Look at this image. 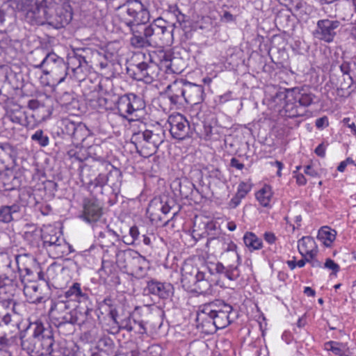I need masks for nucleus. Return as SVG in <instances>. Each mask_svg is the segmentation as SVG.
<instances>
[{"instance_id":"6ab92c4d","label":"nucleus","mask_w":356,"mask_h":356,"mask_svg":"<svg viewBox=\"0 0 356 356\" xmlns=\"http://www.w3.org/2000/svg\"><path fill=\"white\" fill-rule=\"evenodd\" d=\"M146 290L149 293L161 299H168L174 294V286L170 283L161 282L155 280L147 282Z\"/></svg>"},{"instance_id":"5701e85b","label":"nucleus","mask_w":356,"mask_h":356,"mask_svg":"<svg viewBox=\"0 0 356 356\" xmlns=\"http://www.w3.org/2000/svg\"><path fill=\"white\" fill-rule=\"evenodd\" d=\"M162 35V45H170L174 40V30L177 28L176 23L168 22L162 17L157 18Z\"/></svg>"},{"instance_id":"37998d69","label":"nucleus","mask_w":356,"mask_h":356,"mask_svg":"<svg viewBox=\"0 0 356 356\" xmlns=\"http://www.w3.org/2000/svg\"><path fill=\"white\" fill-rule=\"evenodd\" d=\"M113 323L115 325L113 328H116L115 332H118L120 330H124L127 332L135 330V326L132 325V316L131 314L120 321H118V318H116V321H113Z\"/></svg>"},{"instance_id":"aec40b11","label":"nucleus","mask_w":356,"mask_h":356,"mask_svg":"<svg viewBox=\"0 0 356 356\" xmlns=\"http://www.w3.org/2000/svg\"><path fill=\"white\" fill-rule=\"evenodd\" d=\"M185 98V106L186 104L197 105L200 104L204 99L203 86L192 83L186 80Z\"/></svg>"},{"instance_id":"423d86ee","label":"nucleus","mask_w":356,"mask_h":356,"mask_svg":"<svg viewBox=\"0 0 356 356\" xmlns=\"http://www.w3.org/2000/svg\"><path fill=\"white\" fill-rule=\"evenodd\" d=\"M314 95L302 92L298 88L276 92L273 102L280 105V115L289 118L306 115L307 107L313 103Z\"/></svg>"},{"instance_id":"4c0bfd02","label":"nucleus","mask_w":356,"mask_h":356,"mask_svg":"<svg viewBox=\"0 0 356 356\" xmlns=\"http://www.w3.org/2000/svg\"><path fill=\"white\" fill-rule=\"evenodd\" d=\"M193 287L192 289L201 294H210L212 292L211 284L205 279L204 273L199 275L197 283Z\"/></svg>"},{"instance_id":"864d4df0","label":"nucleus","mask_w":356,"mask_h":356,"mask_svg":"<svg viewBox=\"0 0 356 356\" xmlns=\"http://www.w3.org/2000/svg\"><path fill=\"white\" fill-rule=\"evenodd\" d=\"M252 186L250 184L247 182H241L238 186L236 195L238 196L244 198L246 195L250 191Z\"/></svg>"},{"instance_id":"3c124183","label":"nucleus","mask_w":356,"mask_h":356,"mask_svg":"<svg viewBox=\"0 0 356 356\" xmlns=\"http://www.w3.org/2000/svg\"><path fill=\"white\" fill-rule=\"evenodd\" d=\"M213 127L211 124L204 123L202 128L200 131H197L200 137L204 138L206 140H210L212 136Z\"/></svg>"},{"instance_id":"b1692460","label":"nucleus","mask_w":356,"mask_h":356,"mask_svg":"<svg viewBox=\"0 0 356 356\" xmlns=\"http://www.w3.org/2000/svg\"><path fill=\"white\" fill-rule=\"evenodd\" d=\"M298 248L302 257L309 256L310 259L316 257L318 252L315 240L311 236H303L298 241Z\"/></svg>"},{"instance_id":"c9c22d12","label":"nucleus","mask_w":356,"mask_h":356,"mask_svg":"<svg viewBox=\"0 0 356 356\" xmlns=\"http://www.w3.org/2000/svg\"><path fill=\"white\" fill-rule=\"evenodd\" d=\"M256 198L260 204L264 207H270V202L273 197L272 188L268 185H265L256 193Z\"/></svg>"},{"instance_id":"ddd939ff","label":"nucleus","mask_w":356,"mask_h":356,"mask_svg":"<svg viewBox=\"0 0 356 356\" xmlns=\"http://www.w3.org/2000/svg\"><path fill=\"white\" fill-rule=\"evenodd\" d=\"M341 22L333 17L319 19L316 27L313 31L315 38L327 43H331L340 30Z\"/></svg>"},{"instance_id":"2f4dec72","label":"nucleus","mask_w":356,"mask_h":356,"mask_svg":"<svg viewBox=\"0 0 356 356\" xmlns=\"http://www.w3.org/2000/svg\"><path fill=\"white\" fill-rule=\"evenodd\" d=\"M147 261L146 259L137 252L129 268L131 269L133 273L138 276H143L145 273V270L147 268Z\"/></svg>"},{"instance_id":"4d7b16f0","label":"nucleus","mask_w":356,"mask_h":356,"mask_svg":"<svg viewBox=\"0 0 356 356\" xmlns=\"http://www.w3.org/2000/svg\"><path fill=\"white\" fill-rule=\"evenodd\" d=\"M205 233L207 236H210L211 238H214L216 236L215 232L216 231V224L211 221L204 224Z\"/></svg>"},{"instance_id":"9b49d317","label":"nucleus","mask_w":356,"mask_h":356,"mask_svg":"<svg viewBox=\"0 0 356 356\" xmlns=\"http://www.w3.org/2000/svg\"><path fill=\"white\" fill-rule=\"evenodd\" d=\"M96 310L90 299L79 304L72 310L71 316H67V320L70 321V324H76L78 325H86L88 327L94 325L95 319L97 316Z\"/></svg>"},{"instance_id":"58836bf2","label":"nucleus","mask_w":356,"mask_h":356,"mask_svg":"<svg viewBox=\"0 0 356 356\" xmlns=\"http://www.w3.org/2000/svg\"><path fill=\"white\" fill-rule=\"evenodd\" d=\"M88 157L97 161L102 168L104 167V163H110L104 159L102 147L99 145H91L88 147Z\"/></svg>"},{"instance_id":"c756f323","label":"nucleus","mask_w":356,"mask_h":356,"mask_svg":"<svg viewBox=\"0 0 356 356\" xmlns=\"http://www.w3.org/2000/svg\"><path fill=\"white\" fill-rule=\"evenodd\" d=\"M17 155L16 148L8 143H0V161L4 163L8 159L15 161Z\"/></svg>"},{"instance_id":"393cba45","label":"nucleus","mask_w":356,"mask_h":356,"mask_svg":"<svg viewBox=\"0 0 356 356\" xmlns=\"http://www.w3.org/2000/svg\"><path fill=\"white\" fill-rule=\"evenodd\" d=\"M65 297L67 299L76 300L79 304H82L83 302L90 299L88 293L83 291L81 284L78 282L74 283L69 287L65 292Z\"/></svg>"},{"instance_id":"a211bd4d","label":"nucleus","mask_w":356,"mask_h":356,"mask_svg":"<svg viewBox=\"0 0 356 356\" xmlns=\"http://www.w3.org/2000/svg\"><path fill=\"white\" fill-rule=\"evenodd\" d=\"M102 215V207L97 200L87 198L83 200L81 218L87 222H97Z\"/></svg>"},{"instance_id":"69168bd1","label":"nucleus","mask_w":356,"mask_h":356,"mask_svg":"<svg viewBox=\"0 0 356 356\" xmlns=\"http://www.w3.org/2000/svg\"><path fill=\"white\" fill-rule=\"evenodd\" d=\"M340 70L343 74V75H350V66L348 62H343L340 65Z\"/></svg>"},{"instance_id":"a19ab883","label":"nucleus","mask_w":356,"mask_h":356,"mask_svg":"<svg viewBox=\"0 0 356 356\" xmlns=\"http://www.w3.org/2000/svg\"><path fill=\"white\" fill-rule=\"evenodd\" d=\"M115 103L108 97L99 96L92 101V106L97 109L113 110Z\"/></svg>"},{"instance_id":"13d9d810","label":"nucleus","mask_w":356,"mask_h":356,"mask_svg":"<svg viewBox=\"0 0 356 356\" xmlns=\"http://www.w3.org/2000/svg\"><path fill=\"white\" fill-rule=\"evenodd\" d=\"M343 81L340 83L341 90L349 89L353 83V79L350 75H343Z\"/></svg>"},{"instance_id":"2eb2a0df","label":"nucleus","mask_w":356,"mask_h":356,"mask_svg":"<svg viewBox=\"0 0 356 356\" xmlns=\"http://www.w3.org/2000/svg\"><path fill=\"white\" fill-rule=\"evenodd\" d=\"M186 80L177 79L166 88L165 95L170 101V109H180L185 106Z\"/></svg>"},{"instance_id":"a878e982","label":"nucleus","mask_w":356,"mask_h":356,"mask_svg":"<svg viewBox=\"0 0 356 356\" xmlns=\"http://www.w3.org/2000/svg\"><path fill=\"white\" fill-rule=\"evenodd\" d=\"M24 293L27 300L31 303H40L44 300L42 293L40 290V285L37 283L26 285L24 288Z\"/></svg>"},{"instance_id":"de8ad7c7","label":"nucleus","mask_w":356,"mask_h":356,"mask_svg":"<svg viewBox=\"0 0 356 356\" xmlns=\"http://www.w3.org/2000/svg\"><path fill=\"white\" fill-rule=\"evenodd\" d=\"M97 347L101 351L109 352L113 348L114 343L110 337L104 336L98 340Z\"/></svg>"},{"instance_id":"7ed1b4c3","label":"nucleus","mask_w":356,"mask_h":356,"mask_svg":"<svg viewBox=\"0 0 356 356\" xmlns=\"http://www.w3.org/2000/svg\"><path fill=\"white\" fill-rule=\"evenodd\" d=\"M124 8L126 10L122 18L131 31V44L135 48L151 46L148 25L146 24L150 18L147 8L138 0L127 1Z\"/></svg>"},{"instance_id":"c85d7f7f","label":"nucleus","mask_w":356,"mask_h":356,"mask_svg":"<svg viewBox=\"0 0 356 356\" xmlns=\"http://www.w3.org/2000/svg\"><path fill=\"white\" fill-rule=\"evenodd\" d=\"M337 232L334 229H330L329 227H322L318 232L317 238L325 246H331L335 240Z\"/></svg>"},{"instance_id":"412c9836","label":"nucleus","mask_w":356,"mask_h":356,"mask_svg":"<svg viewBox=\"0 0 356 356\" xmlns=\"http://www.w3.org/2000/svg\"><path fill=\"white\" fill-rule=\"evenodd\" d=\"M103 245L109 247V245ZM110 247L115 253L116 264L118 266L122 269L128 270L130 265L131 264V262L133 261V259L136 255L137 252L131 249H127L125 250H119L118 248L113 242L111 243Z\"/></svg>"},{"instance_id":"72a5a7b5","label":"nucleus","mask_w":356,"mask_h":356,"mask_svg":"<svg viewBox=\"0 0 356 356\" xmlns=\"http://www.w3.org/2000/svg\"><path fill=\"white\" fill-rule=\"evenodd\" d=\"M16 303L13 300H6L0 302V309H2L3 311H0V318L5 325H8L11 321V314L8 311H5L7 309L11 308V310L14 312L15 306Z\"/></svg>"},{"instance_id":"09e8293b","label":"nucleus","mask_w":356,"mask_h":356,"mask_svg":"<svg viewBox=\"0 0 356 356\" xmlns=\"http://www.w3.org/2000/svg\"><path fill=\"white\" fill-rule=\"evenodd\" d=\"M68 155L70 158L80 162H83L89 158L88 148L85 147H81L78 150L71 149L68 152Z\"/></svg>"},{"instance_id":"c03bdc74","label":"nucleus","mask_w":356,"mask_h":356,"mask_svg":"<svg viewBox=\"0 0 356 356\" xmlns=\"http://www.w3.org/2000/svg\"><path fill=\"white\" fill-rule=\"evenodd\" d=\"M77 123L74 122L70 118H63L60 120V128L62 132L68 136H72L74 134Z\"/></svg>"},{"instance_id":"0eeeda50","label":"nucleus","mask_w":356,"mask_h":356,"mask_svg":"<svg viewBox=\"0 0 356 356\" xmlns=\"http://www.w3.org/2000/svg\"><path fill=\"white\" fill-rule=\"evenodd\" d=\"M164 138L165 134L162 129H147L143 124L138 130H134L131 142L135 145L138 154L143 157H148L156 153Z\"/></svg>"},{"instance_id":"bf43d9fd","label":"nucleus","mask_w":356,"mask_h":356,"mask_svg":"<svg viewBox=\"0 0 356 356\" xmlns=\"http://www.w3.org/2000/svg\"><path fill=\"white\" fill-rule=\"evenodd\" d=\"M324 267L332 270L334 273H337L340 269L339 266L331 259H326Z\"/></svg>"},{"instance_id":"49530a36","label":"nucleus","mask_w":356,"mask_h":356,"mask_svg":"<svg viewBox=\"0 0 356 356\" xmlns=\"http://www.w3.org/2000/svg\"><path fill=\"white\" fill-rule=\"evenodd\" d=\"M88 134L89 130L86 126L81 122H77V126L72 138L76 141H83L86 138Z\"/></svg>"},{"instance_id":"39448f33","label":"nucleus","mask_w":356,"mask_h":356,"mask_svg":"<svg viewBox=\"0 0 356 356\" xmlns=\"http://www.w3.org/2000/svg\"><path fill=\"white\" fill-rule=\"evenodd\" d=\"M236 317V312L231 305L216 300L202 306L197 313V320L201 321L203 327H207V332H213L227 327Z\"/></svg>"},{"instance_id":"f3484780","label":"nucleus","mask_w":356,"mask_h":356,"mask_svg":"<svg viewBox=\"0 0 356 356\" xmlns=\"http://www.w3.org/2000/svg\"><path fill=\"white\" fill-rule=\"evenodd\" d=\"M72 312L70 302L67 300H59L54 302L50 309L51 315L56 321V325L58 327L69 323L70 321L65 318L67 316H71Z\"/></svg>"},{"instance_id":"4468645a","label":"nucleus","mask_w":356,"mask_h":356,"mask_svg":"<svg viewBox=\"0 0 356 356\" xmlns=\"http://www.w3.org/2000/svg\"><path fill=\"white\" fill-rule=\"evenodd\" d=\"M5 108L6 113L3 118L5 121L8 120L15 124L27 127H31L34 125L35 120H31L35 117L34 114L28 116L19 104L11 101L6 105Z\"/></svg>"},{"instance_id":"774afa93","label":"nucleus","mask_w":356,"mask_h":356,"mask_svg":"<svg viewBox=\"0 0 356 356\" xmlns=\"http://www.w3.org/2000/svg\"><path fill=\"white\" fill-rule=\"evenodd\" d=\"M230 165L238 170H242L244 168V165L241 163L236 158H232L230 161Z\"/></svg>"},{"instance_id":"cd10ccee","label":"nucleus","mask_w":356,"mask_h":356,"mask_svg":"<svg viewBox=\"0 0 356 356\" xmlns=\"http://www.w3.org/2000/svg\"><path fill=\"white\" fill-rule=\"evenodd\" d=\"M164 15L169 20L175 19V22H173L176 23L177 27V24L181 26L186 22V15L181 13L176 4L169 5L165 10Z\"/></svg>"},{"instance_id":"1a4fd4ad","label":"nucleus","mask_w":356,"mask_h":356,"mask_svg":"<svg viewBox=\"0 0 356 356\" xmlns=\"http://www.w3.org/2000/svg\"><path fill=\"white\" fill-rule=\"evenodd\" d=\"M139 61L134 65V79L142 81L146 83H152L158 79L160 67L157 63L152 61L150 54L140 53L136 55Z\"/></svg>"},{"instance_id":"e2e57ef3","label":"nucleus","mask_w":356,"mask_h":356,"mask_svg":"<svg viewBox=\"0 0 356 356\" xmlns=\"http://www.w3.org/2000/svg\"><path fill=\"white\" fill-rule=\"evenodd\" d=\"M242 199V197L236 194L229 201V207L232 209H235L240 204Z\"/></svg>"},{"instance_id":"dca6fc26","label":"nucleus","mask_w":356,"mask_h":356,"mask_svg":"<svg viewBox=\"0 0 356 356\" xmlns=\"http://www.w3.org/2000/svg\"><path fill=\"white\" fill-rule=\"evenodd\" d=\"M170 132L174 138L184 140L191 136L190 124L186 118L180 113L171 115L168 118Z\"/></svg>"},{"instance_id":"f8f14e48","label":"nucleus","mask_w":356,"mask_h":356,"mask_svg":"<svg viewBox=\"0 0 356 356\" xmlns=\"http://www.w3.org/2000/svg\"><path fill=\"white\" fill-rule=\"evenodd\" d=\"M145 107V102L140 97L134 93H129L118 97L114 108L118 113L123 118L128 119Z\"/></svg>"},{"instance_id":"f257e3e1","label":"nucleus","mask_w":356,"mask_h":356,"mask_svg":"<svg viewBox=\"0 0 356 356\" xmlns=\"http://www.w3.org/2000/svg\"><path fill=\"white\" fill-rule=\"evenodd\" d=\"M33 55L41 59L33 67L42 68L45 74H51L58 83L64 81L67 75L78 81L84 80L92 57L100 56L99 51L90 48L76 49L68 57L67 63L54 52L47 53L43 49H35Z\"/></svg>"},{"instance_id":"9d476101","label":"nucleus","mask_w":356,"mask_h":356,"mask_svg":"<svg viewBox=\"0 0 356 356\" xmlns=\"http://www.w3.org/2000/svg\"><path fill=\"white\" fill-rule=\"evenodd\" d=\"M42 240L50 257L59 258L67 254L68 245L56 229L50 228L43 231Z\"/></svg>"},{"instance_id":"20e7f679","label":"nucleus","mask_w":356,"mask_h":356,"mask_svg":"<svg viewBox=\"0 0 356 356\" xmlns=\"http://www.w3.org/2000/svg\"><path fill=\"white\" fill-rule=\"evenodd\" d=\"M19 339L22 350L31 356L49 355L53 347L57 346L51 327L41 321L31 323L19 332Z\"/></svg>"},{"instance_id":"8fccbe9b","label":"nucleus","mask_w":356,"mask_h":356,"mask_svg":"<svg viewBox=\"0 0 356 356\" xmlns=\"http://www.w3.org/2000/svg\"><path fill=\"white\" fill-rule=\"evenodd\" d=\"M31 140L37 143L41 147H46L49 143V139L47 135L44 134L41 129L37 130L32 136Z\"/></svg>"},{"instance_id":"bb28decb","label":"nucleus","mask_w":356,"mask_h":356,"mask_svg":"<svg viewBox=\"0 0 356 356\" xmlns=\"http://www.w3.org/2000/svg\"><path fill=\"white\" fill-rule=\"evenodd\" d=\"M21 207L17 204L10 206L3 205L0 207V222L9 223L15 220L16 214L19 213Z\"/></svg>"},{"instance_id":"680f3d73","label":"nucleus","mask_w":356,"mask_h":356,"mask_svg":"<svg viewBox=\"0 0 356 356\" xmlns=\"http://www.w3.org/2000/svg\"><path fill=\"white\" fill-rule=\"evenodd\" d=\"M134 332H137L140 334H145L147 333V329L145 327V323L143 321L138 322V324L135 327Z\"/></svg>"},{"instance_id":"052dcab7","label":"nucleus","mask_w":356,"mask_h":356,"mask_svg":"<svg viewBox=\"0 0 356 356\" xmlns=\"http://www.w3.org/2000/svg\"><path fill=\"white\" fill-rule=\"evenodd\" d=\"M315 125L317 128L321 129L328 126V119L326 116L316 119Z\"/></svg>"},{"instance_id":"f704fd0d","label":"nucleus","mask_w":356,"mask_h":356,"mask_svg":"<svg viewBox=\"0 0 356 356\" xmlns=\"http://www.w3.org/2000/svg\"><path fill=\"white\" fill-rule=\"evenodd\" d=\"M157 18L148 25V34L150 35V44H152L160 45L162 44L161 31L158 26Z\"/></svg>"},{"instance_id":"7c9ffc66","label":"nucleus","mask_w":356,"mask_h":356,"mask_svg":"<svg viewBox=\"0 0 356 356\" xmlns=\"http://www.w3.org/2000/svg\"><path fill=\"white\" fill-rule=\"evenodd\" d=\"M104 168L108 171L107 178L108 182L112 186H117L118 184L121 183L122 173L120 170L113 166L111 163H104Z\"/></svg>"},{"instance_id":"a18cd8bd","label":"nucleus","mask_w":356,"mask_h":356,"mask_svg":"<svg viewBox=\"0 0 356 356\" xmlns=\"http://www.w3.org/2000/svg\"><path fill=\"white\" fill-rule=\"evenodd\" d=\"M179 193L181 197L188 198L192 193L195 185L187 179L179 182Z\"/></svg>"},{"instance_id":"0e129e2a","label":"nucleus","mask_w":356,"mask_h":356,"mask_svg":"<svg viewBox=\"0 0 356 356\" xmlns=\"http://www.w3.org/2000/svg\"><path fill=\"white\" fill-rule=\"evenodd\" d=\"M314 152L318 156L324 158L325 156V146L323 143H321L317 146Z\"/></svg>"},{"instance_id":"e433bc0d","label":"nucleus","mask_w":356,"mask_h":356,"mask_svg":"<svg viewBox=\"0 0 356 356\" xmlns=\"http://www.w3.org/2000/svg\"><path fill=\"white\" fill-rule=\"evenodd\" d=\"M15 287L16 283L13 279L6 275L0 276V294L9 297L13 294Z\"/></svg>"},{"instance_id":"79ce46f5","label":"nucleus","mask_w":356,"mask_h":356,"mask_svg":"<svg viewBox=\"0 0 356 356\" xmlns=\"http://www.w3.org/2000/svg\"><path fill=\"white\" fill-rule=\"evenodd\" d=\"M102 307H105V312L113 321H116L118 316L117 305L115 301L110 298H105L102 302Z\"/></svg>"},{"instance_id":"5fc2aeb1","label":"nucleus","mask_w":356,"mask_h":356,"mask_svg":"<svg viewBox=\"0 0 356 356\" xmlns=\"http://www.w3.org/2000/svg\"><path fill=\"white\" fill-rule=\"evenodd\" d=\"M327 349L331 350L336 355L339 356H346L343 350L341 348V345L339 343L334 341H330L327 344Z\"/></svg>"},{"instance_id":"6e6552de","label":"nucleus","mask_w":356,"mask_h":356,"mask_svg":"<svg viewBox=\"0 0 356 356\" xmlns=\"http://www.w3.org/2000/svg\"><path fill=\"white\" fill-rule=\"evenodd\" d=\"M222 255L226 260L232 259L233 262H227V266H226L220 262L211 264L209 266L211 274L223 275L231 281L236 280L240 276L238 266L241 264L240 257L236 252V245L234 243H230Z\"/></svg>"},{"instance_id":"6e6d98bb","label":"nucleus","mask_w":356,"mask_h":356,"mask_svg":"<svg viewBox=\"0 0 356 356\" xmlns=\"http://www.w3.org/2000/svg\"><path fill=\"white\" fill-rule=\"evenodd\" d=\"M107 183H108L107 176L102 173H99L92 182L95 187H103Z\"/></svg>"},{"instance_id":"4be33fe9","label":"nucleus","mask_w":356,"mask_h":356,"mask_svg":"<svg viewBox=\"0 0 356 356\" xmlns=\"http://www.w3.org/2000/svg\"><path fill=\"white\" fill-rule=\"evenodd\" d=\"M203 272L191 264H185L181 268V284L187 289H192L197 283L199 275Z\"/></svg>"},{"instance_id":"f03ea898","label":"nucleus","mask_w":356,"mask_h":356,"mask_svg":"<svg viewBox=\"0 0 356 356\" xmlns=\"http://www.w3.org/2000/svg\"><path fill=\"white\" fill-rule=\"evenodd\" d=\"M26 18L32 24H47L58 29L71 22L72 8L69 0H35L26 10Z\"/></svg>"},{"instance_id":"ea45409f","label":"nucleus","mask_w":356,"mask_h":356,"mask_svg":"<svg viewBox=\"0 0 356 356\" xmlns=\"http://www.w3.org/2000/svg\"><path fill=\"white\" fill-rule=\"evenodd\" d=\"M243 241L250 251L260 250L262 248V241L252 232H247L243 236Z\"/></svg>"},{"instance_id":"603ef678","label":"nucleus","mask_w":356,"mask_h":356,"mask_svg":"<svg viewBox=\"0 0 356 356\" xmlns=\"http://www.w3.org/2000/svg\"><path fill=\"white\" fill-rule=\"evenodd\" d=\"M129 236L130 238L127 236H123V241L128 245L133 244L139 236V231L136 226H133L130 227Z\"/></svg>"},{"instance_id":"473e14b6","label":"nucleus","mask_w":356,"mask_h":356,"mask_svg":"<svg viewBox=\"0 0 356 356\" xmlns=\"http://www.w3.org/2000/svg\"><path fill=\"white\" fill-rule=\"evenodd\" d=\"M42 233L43 231L35 225H27V230L24 232V237L25 240L35 245H38L40 238L42 239Z\"/></svg>"},{"instance_id":"338daca9","label":"nucleus","mask_w":356,"mask_h":356,"mask_svg":"<svg viewBox=\"0 0 356 356\" xmlns=\"http://www.w3.org/2000/svg\"><path fill=\"white\" fill-rule=\"evenodd\" d=\"M304 172L309 176L316 177L318 176V172L315 170L312 165H307L305 168Z\"/></svg>"}]
</instances>
